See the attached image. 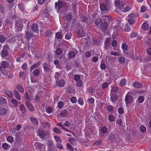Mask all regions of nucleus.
Wrapping results in <instances>:
<instances>
[{
  "label": "nucleus",
  "mask_w": 151,
  "mask_h": 151,
  "mask_svg": "<svg viewBox=\"0 0 151 151\" xmlns=\"http://www.w3.org/2000/svg\"><path fill=\"white\" fill-rule=\"evenodd\" d=\"M77 51L76 50H75L74 51H70L68 53V57L70 58H74L76 55Z\"/></svg>",
  "instance_id": "nucleus-17"
},
{
  "label": "nucleus",
  "mask_w": 151,
  "mask_h": 151,
  "mask_svg": "<svg viewBox=\"0 0 151 151\" xmlns=\"http://www.w3.org/2000/svg\"><path fill=\"white\" fill-rule=\"evenodd\" d=\"M109 84L107 82H104L101 85V87L103 89H104L106 88L108 86Z\"/></svg>",
  "instance_id": "nucleus-61"
},
{
  "label": "nucleus",
  "mask_w": 151,
  "mask_h": 151,
  "mask_svg": "<svg viewBox=\"0 0 151 151\" xmlns=\"http://www.w3.org/2000/svg\"><path fill=\"white\" fill-rule=\"evenodd\" d=\"M46 111L48 114H50L52 111V108L51 106H48L46 108Z\"/></svg>",
  "instance_id": "nucleus-52"
},
{
  "label": "nucleus",
  "mask_w": 151,
  "mask_h": 151,
  "mask_svg": "<svg viewBox=\"0 0 151 151\" xmlns=\"http://www.w3.org/2000/svg\"><path fill=\"white\" fill-rule=\"evenodd\" d=\"M26 105L27 109L31 112H32L34 110V107L30 102L25 103Z\"/></svg>",
  "instance_id": "nucleus-15"
},
{
  "label": "nucleus",
  "mask_w": 151,
  "mask_h": 151,
  "mask_svg": "<svg viewBox=\"0 0 151 151\" xmlns=\"http://www.w3.org/2000/svg\"><path fill=\"white\" fill-rule=\"evenodd\" d=\"M15 28L18 32L21 31L23 27V24L22 19L19 18L18 20L17 21L15 24Z\"/></svg>",
  "instance_id": "nucleus-4"
},
{
  "label": "nucleus",
  "mask_w": 151,
  "mask_h": 151,
  "mask_svg": "<svg viewBox=\"0 0 151 151\" xmlns=\"http://www.w3.org/2000/svg\"><path fill=\"white\" fill-rule=\"evenodd\" d=\"M45 35L46 37H50L52 35V33L50 30H48L45 32Z\"/></svg>",
  "instance_id": "nucleus-53"
},
{
  "label": "nucleus",
  "mask_w": 151,
  "mask_h": 151,
  "mask_svg": "<svg viewBox=\"0 0 151 151\" xmlns=\"http://www.w3.org/2000/svg\"><path fill=\"white\" fill-rule=\"evenodd\" d=\"M108 120L111 122H113L115 120V117L112 114H110L108 116Z\"/></svg>",
  "instance_id": "nucleus-34"
},
{
  "label": "nucleus",
  "mask_w": 151,
  "mask_h": 151,
  "mask_svg": "<svg viewBox=\"0 0 151 151\" xmlns=\"http://www.w3.org/2000/svg\"><path fill=\"white\" fill-rule=\"evenodd\" d=\"M118 90V88L115 86H113L111 88V91L113 93L117 92Z\"/></svg>",
  "instance_id": "nucleus-54"
},
{
  "label": "nucleus",
  "mask_w": 151,
  "mask_h": 151,
  "mask_svg": "<svg viewBox=\"0 0 151 151\" xmlns=\"http://www.w3.org/2000/svg\"><path fill=\"white\" fill-rule=\"evenodd\" d=\"M145 100V98L144 96L142 95L139 96L137 99V101L139 103H142Z\"/></svg>",
  "instance_id": "nucleus-41"
},
{
  "label": "nucleus",
  "mask_w": 151,
  "mask_h": 151,
  "mask_svg": "<svg viewBox=\"0 0 151 151\" xmlns=\"http://www.w3.org/2000/svg\"><path fill=\"white\" fill-rule=\"evenodd\" d=\"M118 97L116 94H112L111 95L110 99L112 103H114L116 101Z\"/></svg>",
  "instance_id": "nucleus-20"
},
{
  "label": "nucleus",
  "mask_w": 151,
  "mask_h": 151,
  "mask_svg": "<svg viewBox=\"0 0 151 151\" xmlns=\"http://www.w3.org/2000/svg\"><path fill=\"white\" fill-rule=\"evenodd\" d=\"M100 8L101 10L102 11H105L106 9V6L104 4H100Z\"/></svg>",
  "instance_id": "nucleus-48"
},
{
  "label": "nucleus",
  "mask_w": 151,
  "mask_h": 151,
  "mask_svg": "<svg viewBox=\"0 0 151 151\" xmlns=\"http://www.w3.org/2000/svg\"><path fill=\"white\" fill-rule=\"evenodd\" d=\"M63 52L62 49L60 48H57L55 51L56 54L58 55H60L62 54Z\"/></svg>",
  "instance_id": "nucleus-50"
},
{
  "label": "nucleus",
  "mask_w": 151,
  "mask_h": 151,
  "mask_svg": "<svg viewBox=\"0 0 151 151\" xmlns=\"http://www.w3.org/2000/svg\"><path fill=\"white\" fill-rule=\"evenodd\" d=\"M25 37L28 41H29L33 36V34L32 32L29 31L28 29L25 30Z\"/></svg>",
  "instance_id": "nucleus-12"
},
{
  "label": "nucleus",
  "mask_w": 151,
  "mask_h": 151,
  "mask_svg": "<svg viewBox=\"0 0 151 151\" xmlns=\"http://www.w3.org/2000/svg\"><path fill=\"white\" fill-rule=\"evenodd\" d=\"M8 47V46L7 45H4L2 50L0 53V55L3 58L8 55V52L7 50Z\"/></svg>",
  "instance_id": "nucleus-5"
},
{
  "label": "nucleus",
  "mask_w": 151,
  "mask_h": 151,
  "mask_svg": "<svg viewBox=\"0 0 151 151\" xmlns=\"http://www.w3.org/2000/svg\"><path fill=\"white\" fill-rule=\"evenodd\" d=\"M133 85L134 87L136 88H141L143 86L142 83L137 81L134 82L133 83Z\"/></svg>",
  "instance_id": "nucleus-16"
},
{
  "label": "nucleus",
  "mask_w": 151,
  "mask_h": 151,
  "mask_svg": "<svg viewBox=\"0 0 151 151\" xmlns=\"http://www.w3.org/2000/svg\"><path fill=\"white\" fill-rule=\"evenodd\" d=\"M31 29L32 30L37 33H38L39 31L38 30V26L35 23L33 24L32 26Z\"/></svg>",
  "instance_id": "nucleus-22"
},
{
  "label": "nucleus",
  "mask_w": 151,
  "mask_h": 151,
  "mask_svg": "<svg viewBox=\"0 0 151 151\" xmlns=\"http://www.w3.org/2000/svg\"><path fill=\"white\" fill-rule=\"evenodd\" d=\"M41 16L43 17V19L44 20L45 17L47 18L49 16V14L46 10L43 11V12L41 13Z\"/></svg>",
  "instance_id": "nucleus-24"
},
{
  "label": "nucleus",
  "mask_w": 151,
  "mask_h": 151,
  "mask_svg": "<svg viewBox=\"0 0 151 151\" xmlns=\"http://www.w3.org/2000/svg\"><path fill=\"white\" fill-rule=\"evenodd\" d=\"M7 103L6 99L1 96H0V104H3Z\"/></svg>",
  "instance_id": "nucleus-40"
},
{
  "label": "nucleus",
  "mask_w": 151,
  "mask_h": 151,
  "mask_svg": "<svg viewBox=\"0 0 151 151\" xmlns=\"http://www.w3.org/2000/svg\"><path fill=\"white\" fill-rule=\"evenodd\" d=\"M56 85L59 87H62L64 86L65 82L63 79H59L55 81Z\"/></svg>",
  "instance_id": "nucleus-10"
},
{
  "label": "nucleus",
  "mask_w": 151,
  "mask_h": 151,
  "mask_svg": "<svg viewBox=\"0 0 151 151\" xmlns=\"http://www.w3.org/2000/svg\"><path fill=\"white\" fill-rule=\"evenodd\" d=\"M53 130L55 133L57 134H60L62 132V131L61 130L55 127L53 128Z\"/></svg>",
  "instance_id": "nucleus-51"
},
{
  "label": "nucleus",
  "mask_w": 151,
  "mask_h": 151,
  "mask_svg": "<svg viewBox=\"0 0 151 151\" xmlns=\"http://www.w3.org/2000/svg\"><path fill=\"white\" fill-rule=\"evenodd\" d=\"M6 140L9 142L12 143L14 141V138L12 136H9L7 137Z\"/></svg>",
  "instance_id": "nucleus-55"
},
{
  "label": "nucleus",
  "mask_w": 151,
  "mask_h": 151,
  "mask_svg": "<svg viewBox=\"0 0 151 151\" xmlns=\"http://www.w3.org/2000/svg\"><path fill=\"white\" fill-rule=\"evenodd\" d=\"M43 67L45 73L46 74H48L51 69L50 65L47 63H43Z\"/></svg>",
  "instance_id": "nucleus-9"
},
{
  "label": "nucleus",
  "mask_w": 151,
  "mask_h": 151,
  "mask_svg": "<svg viewBox=\"0 0 151 151\" xmlns=\"http://www.w3.org/2000/svg\"><path fill=\"white\" fill-rule=\"evenodd\" d=\"M65 18L67 21H71L72 18V14L71 12H68Z\"/></svg>",
  "instance_id": "nucleus-27"
},
{
  "label": "nucleus",
  "mask_w": 151,
  "mask_h": 151,
  "mask_svg": "<svg viewBox=\"0 0 151 151\" xmlns=\"http://www.w3.org/2000/svg\"><path fill=\"white\" fill-rule=\"evenodd\" d=\"M46 132L43 130L39 131L38 133L39 136L41 138H43L45 137L46 135Z\"/></svg>",
  "instance_id": "nucleus-23"
},
{
  "label": "nucleus",
  "mask_w": 151,
  "mask_h": 151,
  "mask_svg": "<svg viewBox=\"0 0 151 151\" xmlns=\"http://www.w3.org/2000/svg\"><path fill=\"white\" fill-rule=\"evenodd\" d=\"M126 83V81L125 78H123L120 82L119 86L121 87H122L125 85Z\"/></svg>",
  "instance_id": "nucleus-46"
},
{
  "label": "nucleus",
  "mask_w": 151,
  "mask_h": 151,
  "mask_svg": "<svg viewBox=\"0 0 151 151\" xmlns=\"http://www.w3.org/2000/svg\"><path fill=\"white\" fill-rule=\"evenodd\" d=\"M12 104L15 107L18 106V102L16 99H12L11 100Z\"/></svg>",
  "instance_id": "nucleus-45"
},
{
  "label": "nucleus",
  "mask_w": 151,
  "mask_h": 151,
  "mask_svg": "<svg viewBox=\"0 0 151 151\" xmlns=\"http://www.w3.org/2000/svg\"><path fill=\"white\" fill-rule=\"evenodd\" d=\"M61 74L62 73L60 72H55L54 75L55 81L59 79V78L60 77Z\"/></svg>",
  "instance_id": "nucleus-32"
},
{
  "label": "nucleus",
  "mask_w": 151,
  "mask_h": 151,
  "mask_svg": "<svg viewBox=\"0 0 151 151\" xmlns=\"http://www.w3.org/2000/svg\"><path fill=\"white\" fill-rule=\"evenodd\" d=\"M18 7L20 10L22 12L24 11V5L22 4H19L18 5Z\"/></svg>",
  "instance_id": "nucleus-44"
},
{
  "label": "nucleus",
  "mask_w": 151,
  "mask_h": 151,
  "mask_svg": "<svg viewBox=\"0 0 151 151\" xmlns=\"http://www.w3.org/2000/svg\"><path fill=\"white\" fill-rule=\"evenodd\" d=\"M28 91L30 94H32L34 93L35 91V86H29L27 87Z\"/></svg>",
  "instance_id": "nucleus-30"
},
{
  "label": "nucleus",
  "mask_w": 151,
  "mask_h": 151,
  "mask_svg": "<svg viewBox=\"0 0 151 151\" xmlns=\"http://www.w3.org/2000/svg\"><path fill=\"white\" fill-rule=\"evenodd\" d=\"M133 100V97L131 96L130 93L128 92L126 95L125 98V101L126 104L132 103Z\"/></svg>",
  "instance_id": "nucleus-8"
},
{
  "label": "nucleus",
  "mask_w": 151,
  "mask_h": 151,
  "mask_svg": "<svg viewBox=\"0 0 151 151\" xmlns=\"http://www.w3.org/2000/svg\"><path fill=\"white\" fill-rule=\"evenodd\" d=\"M30 120L35 125H38V121L36 119L33 117H31L30 118Z\"/></svg>",
  "instance_id": "nucleus-37"
},
{
  "label": "nucleus",
  "mask_w": 151,
  "mask_h": 151,
  "mask_svg": "<svg viewBox=\"0 0 151 151\" xmlns=\"http://www.w3.org/2000/svg\"><path fill=\"white\" fill-rule=\"evenodd\" d=\"M35 146L38 151H43L45 149V145L40 142H35Z\"/></svg>",
  "instance_id": "nucleus-7"
},
{
  "label": "nucleus",
  "mask_w": 151,
  "mask_h": 151,
  "mask_svg": "<svg viewBox=\"0 0 151 151\" xmlns=\"http://www.w3.org/2000/svg\"><path fill=\"white\" fill-rule=\"evenodd\" d=\"M73 78L76 81V86L77 87H81L83 85L82 81L81 79V76L79 75L75 74Z\"/></svg>",
  "instance_id": "nucleus-3"
},
{
  "label": "nucleus",
  "mask_w": 151,
  "mask_h": 151,
  "mask_svg": "<svg viewBox=\"0 0 151 151\" xmlns=\"http://www.w3.org/2000/svg\"><path fill=\"white\" fill-rule=\"evenodd\" d=\"M68 113V111L66 109H65L63 110L62 111L60 112V114L62 117H64L67 115Z\"/></svg>",
  "instance_id": "nucleus-25"
},
{
  "label": "nucleus",
  "mask_w": 151,
  "mask_h": 151,
  "mask_svg": "<svg viewBox=\"0 0 151 151\" xmlns=\"http://www.w3.org/2000/svg\"><path fill=\"white\" fill-rule=\"evenodd\" d=\"M104 22H106L107 21H110L111 20V18L108 15L103 16L102 17Z\"/></svg>",
  "instance_id": "nucleus-39"
},
{
  "label": "nucleus",
  "mask_w": 151,
  "mask_h": 151,
  "mask_svg": "<svg viewBox=\"0 0 151 151\" xmlns=\"http://www.w3.org/2000/svg\"><path fill=\"white\" fill-rule=\"evenodd\" d=\"M19 108L20 111L23 114H24L26 113V109L24 106L22 104H21L19 106Z\"/></svg>",
  "instance_id": "nucleus-31"
},
{
  "label": "nucleus",
  "mask_w": 151,
  "mask_h": 151,
  "mask_svg": "<svg viewBox=\"0 0 151 151\" xmlns=\"http://www.w3.org/2000/svg\"><path fill=\"white\" fill-rule=\"evenodd\" d=\"M128 22L130 25H133L134 24L135 22V19H132L129 18L128 20Z\"/></svg>",
  "instance_id": "nucleus-56"
},
{
  "label": "nucleus",
  "mask_w": 151,
  "mask_h": 151,
  "mask_svg": "<svg viewBox=\"0 0 151 151\" xmlns=\"http://www.w3.org/2000/svg\"><path fill=\"white\" fill-rule=\"evenodd\" d=\"M16 88L18 91L21 93H23L24 92V88L23 86L20 84H17Z\"/></svg>",
  "instance_id": "nucleus-18"
},
{
  "label": "nucleus",
  "mask_w": 151,
  "mask_h": 151,
  "mask_svg": "<svg viewBox=\"0 0 151 151\" xmlns=\"http://www.w3.org/2000/svg\"><path fill=\"white\" fill-rule=\"evenodd\" d=\"M104 49L106 50H107L109 49H111V45L110 40L109 38L106 39L104 43Z\"/></svg>",
  "instance_id": "nucleus-6"
},
{
  "label": "nucleus",
  "mask_w": 151,
  "mask_h": 151,
  "mask_svg": "<svg viewBox=\"0 0 151 151\" xmlns=\"http://www.w3.org/2000/svg\"><path fill=\"white\" fill-rule=\"evenodd\" d=\"M2 148L5 150H9L10 148V146L6 143H4L2 145Z\"/></svg>",
  "instance_id": "nucleus-38"
},
{
  "label": "nucleus",
  "mask_w": 151,
  "mask_h": 151,
  "mask_svg": "<svg viewBox=\"0 0 151 151\" xmlns=\"http://www.w3.org/2000/svg\"><path fill=\"white\" fill-rule=\"evenodd\" d=\"M77 35L80 37H84L85 36L86 34L83 30V28L81 27L79 29L77 32Z\"/></svg>",
  "instance_id": "nucleus-13"
},
{
  "label": "nucleus",
  "mask_w": 151,
  "mask_h": 151,
  "mask_svg": "<svg viewBox=\"0 0 151 151\" xmlns=\"http://www.w3.org/2000/svg\"><path fill=\"white\" fill-rule=\"evenodd\" d=\"M119 62L120 63H124L125 61V58L123 57H119L118 59Z\"/></svg>",
  "instance_id": "nucleus-64"
},
{
  "label": "nucleus",
  "mask_w": 151,
  "mask_h": 151,
  "mask_svg": "<svg viewBox=\"0 0 151 151\" xmlns=\"http://www.w3.org/2000/svg\"><path fill=\"white\" fill-rule=\"evenodd\" d=\"M67 91L69 93H73V88L71 86H69L67 87Z\"/></svg>",
  "instance_id": "nucleus-62"
},
{
  "label": "nucleus",
  "mask_w": 151,
  "mask_h": 151,
  "mask_svg": "<svg viewBox=\"0 0 151 151\" xmlns=\"http://www.w3.org/2000/svg\"><path fill=\"white\" fill-rule=\"evenodd\" d=\"M122 48L124 51H126L128 49V45L125 43H123L122 45Z\"/></svg>",
  "instance_id": "nucleus-47"
},
{
  "label": "nucleus",
  "mask_w": 151,
  "mask_h": 151,
  "mask_svg": "<svg viewBox=\"0 0 151 151\" xmlns=\"http://www.w3.org/2000/svg\"><path fill=\"white\" fill-rule=\"evenodd\" d=\"M149 27V24L147 23V21L144 22L142 26V29L145 31L147 30Z\"/></svg>",
  "instance_id": "nucleus-19"
},
{
  "label": "nucleus",
  "mask_w": 151,
  "mask_h": 151,
  "mask_svg": "<svg viewBox=\"0 0 151 151\" xmlns=\"http://www.w3.org/2000/svg\"><path fill=\"white\" fill-rule=\"evenodd\" d=\"M95 25L98 29H101L102 31H105L108 27L107 22H102V20L99 18H97L95 20Z\"/></svg>",
  "instance_id": "nucleus-1"
},
{
  "label": "nucleus",
  "mask_w": 151,
  "mask_h": 151,
  "mask_svg": "<svg viewBox=\"0 0 151 151\" xmlns=\"http://www.w3.org/2000/svg\"><path fill=\"white\" fill-rule=\"evenodd\" d=\"M72 36V34L70 33H67L65 36V38L66 40H69L71 39Z\"/></svg>",
  "instance_id": "nucleus-59"
},
{
  "label": "nucleus",
  "mask_w": 151,
  "mask_h": 151,
  "mask_svg": "<svg viewBox=\"0 0 151 151\" xmlns=\"http://www.w3.org/2000/svg\"><path fill=\"white\" fill-rule=\"evenodd\" d=\"M78 102L79 105L82 106L84 104V101L83 98H79L78 99Z\"/></svg>",
  "instance_id": "nucleus-60"
},
{
  "label": "nucleus",
  "mask_w": 151,
  "mask_h": 151,
  "mask_svg": "<svg viewBox=\"0 0 151 151\" xmlns=\"http://www.w3.org/2000/svg\"><path fill=\"white\" fill-rule=\"evenodd\" d=\"M138 15V14L137 13H133L129 14L128 15L127 17L129 18L135 19V18L137 17Z\"/></svg>",
  "instance_id": "nucleus-26"
},
{
  "label": "nucleus",
  "mask_w": 151,
  "mask_h": 151,
  "mask_svg": "<svg viewBox=\"0 0 151 151\" xmlns=\"http://www.w3.org/2000/svg\"><path fill=\"white\" fill-rule=\"evenodd\" d=\"M122 29L124 31L128 32L130 30V28L128 24H126L124 26Z\"/></svg>",
  "instance_id": "nucleus-33"
},
{
  "label": "nucleus",
  "mask_w": 151,
  "mask_h": 151,
  "mask_svg": "<svg viewBox=\"0 0 151 151\" xmlns=\"http://www.w3.org/2000/svg\"><path fill=\"white\" fill-rule=\"evenodd\" d=\"M76 4H73L72 5V8L73 10V12L74 14H76L77 12L76 8L77 6Z\"/></svg>",
  "instance_id": "nucleus-49"
},
{
  "label": "nucleus",
  "mask_w": 151,
  "mask_h": 151,
  "mask_svg": "<svg viewBox=\"0 0 151 151\" xmlns=\"http://www.w3.org/2000/svg\"><path fill=\"white\" fill-rule=\"evenodd\" d=\"M14 94L15 97L17 100L19 101L21 100V98L20 95L17 91L14 90Z\"/></svg>",
  "instance_id": "nucleus-21"
},
{
  "label": "nucleus",
  "mask_w": 151,
  "mask_h": 151,
  "mask_svg": "<svg viewBox=\"0 0 151 151\" xmlns=\"http://www.w3.org/2000/svg\"><path fill=\"white\" fill-rule=\"evenodd\" d=\"M15 37L16 40H17L19 41L23 37V35L22 33H19L16 36H15Z\"/></svg>",
  "instance_id": "nucleus-42"
},
{
  "label": "nucleus",
  "mask_w": 151,
  "mask_h": 151,
  "mask_svg": "<svg viewBox=\"0 0 151 151\" xmlns=\"http://www.w3.org/2000/svg\"><path fill=\"white\" fill-rule=\"evenodd\" d=\"M101 131L102 134H105L107 132V128L106 126H103L101 128Z\"/></svg>",
  "instance_id": "nucleus-36"
},
{
  "label": "nucleus",
  "mask_w": 151,
  "mask_h": 151,
  "mask_svg": "<svg viewBox=\"0 0 151 151\" xmlns=\"http://www.w3.org/2000/svg\"><path fill=\"white\" fill-rule=\"evenodd\" d=\"M6 112V109L5 108H0V114L1 115H4Z\"/></svg>",
  "instance_id": "nucleus-57"
},
{
  "label": "nucleus",
  "mask_w": 151,
  "mask_h": 151,
  "mask_svg": "<svg viewBox=\"0 0 151 151\" xmlns=\"http://www.w3.org/2000/svg\"><path fill=\"white\" fill-rule=\"evenodd\" d=\"M41 64V62L40 61L37 62L36 63L34 64L30 67V71L31 72L34 69L37 68Z\"/></svg>",
  "instance_id": "nucleus-14"
},
{
  "label": "nucleus",
  "mask_w": 151,
  "mask_h": 151,
  "mask_svg": "<svg viewBox=\"0 0 151 151\" xmlns=\"http://www.w3.org/2000/svg\"><path fill=\"white\" fill-rule=\"evenodd\" d=\"M114 2L115 6L121 9L123 8L124 6V2L121 1L120 0H115Z\"/></svg>",
  "instance_id": "nucleus-11"
},
{
  "label": "nucleus",
  "mask_w": 151,
  "mask_h": 151,
  "mask_svg": "<svg viewBox=\"0 0 151 151\" xmlns=\"http://www.w3.org/2000/svg\"><path fill=\"white\" fill-rule=\"evenodd\" d=\"M24 96L25 99L26 100L25 103H27L29 102H31V99L30 98L29 95L28 93L27 92H25L24 94Z\"/></svg>",
  "instance_id": "nucleus-28"
},
{
  "label": "nucleus",
  "mask_w": 151,
  "mask_h": 151,
  "mask_svg": "<svg viewBox=\"0 0 151 151\" xmlns=\"http://www.w3.org/2000/svg\"><path fill=\"white\" fill-rule=\"evenodd\" d=\"M5 93L9 98L11 99H12L13 98V95L11 91L9 90H7L6 91Z\"/></svg>",
  "instance_id": "nucleus-29"
},
{
  "label": "nucleus",
  "mask_w": 151,
  "mask_h": 151,
  "mask_svg": "<svg viewBox=\"0 0 151 151\" xmlns=\"http://www.w3.org/2000/svg\"><path fill=\"white\" fill-rule=\"evenodd\" d=\"M88 103L89 104H93L94 103V99L93 98H89L87 100Z\"/></svg>",
  "instance_id": "nucleus-63"
},
{
  "label": "nucleus",
  "mask_w": 151,
  "mask_h": 151,
  "mask_svg": "<svg viewBox=\"0 0 151 151\" xmlns=\"http://www.w3.org/2000/svg\"><path fill=\"white\" fill-rule=\"evenodd\" d=\"M40 70L39 69H36L32 72L33 75L35 76H38L40 74Z\"/></svg>",
  "instance_id": "nucleus-35"
},
{
  "label": "nucleus",
  "mask_w": 151,
  "mask_h": 151,
  "mask_svg": "<svg viewBox=\"0 0 151 151\" xmlns=\"http://www.w3.org/2000/svg\"><path fill=\"white\" fill-rule=\"evenodd\" d=\"M0 71L1 73L4 75H7L8 73L9 64L7 61H3L1 63Z\"/></svg>",
  "instance_id": "nucleus-2"
},
{
  "label": "nucleus",
  "mask_w": 151,
  "mask_h": 151,
  "mask_svg": "<svg viewBox=\"0 0 151 151\" xmlns=\"http://www.w3.org/2000/svg\"><path fill=\"white\" fill-rule=\"evenodd\" d=\"M55 37L58 39H61L62 38L61 33L59 32L56 33L55 34Z\"/></svg>",
  "instance_id": "nucleus-43"
},
{
  "label": "nucleus",
  "mask_w": 151,
  "mask_h": 151,
  "mask_svg": "<svg viewBox=\"0 0 151 151\" xmlns=\"http://www.w3.org/2000/svg\"><path fill=\"white\" fill-rule=\"evenodd\" d=\"M106 110L108 112H111L113 110V107L111 105H109L107 106Z\"/></svg>",
  "instance_id": "nucleus-58"
}]
</instances>
